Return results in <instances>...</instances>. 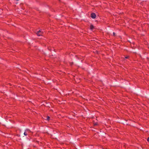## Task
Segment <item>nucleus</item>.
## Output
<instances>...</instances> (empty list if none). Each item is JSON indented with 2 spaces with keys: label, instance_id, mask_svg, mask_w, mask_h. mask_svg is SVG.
I'll use <instances>...</instances> for the list:
<instances>
[{
  "label": "nucleus",
  "instance_id": "nucleus-1",
  "mask_svg": "<svg viewBox=\"0 0 149 149\" xmlns=\"http://www.w3.org/2000/svg\"><path fill=\"white\" fill-rule=\"evenodd\" d=\"M91 17L92 18L94 19L95 18L96 15L95 13H93L91 14Z\"/></svg>",
  "mask_w": 149,
  "mask_h": 149
},
{
  "label": "nucleus",
  "instance_id": "nucleus-2",
  "mask_svg": "<svg viewBox=\"0 0 149 149\" xmlns=\"http://www.w3.org/2000/svg\"><path fill=\"white\" fill-rule=\"evenodd\" d=\"M42 33V32H41L40 30H39V31H38L36 33V34L37 35L39 36H41Z\"/></svg>",
  "mask_w": 149,
  "mask_h": 149
},
{
  "label": "nucleus",
  "instance_id": "nucleus-3",
  "mask_svg": "<svg viewBox=\"0 0 149 149\" xmlns=\"http://www.w3.org/2000/svg\"><path fill=\"white\" fill-rule=\"evenodd\" d=\"M94 28V26L92 25H91L90 26V29L91 30H92Z\"/></svg>",
  "mask_w": 149,
  "mask_h": 149
},
{
  "label": "nucleus",
  "instance_id": "nucleus-4",
  "mask_svg": "<svg viewBox=\"0 0 149 149\" xmlns=\"http://www.w3.org/2000/svg\"><path fill=\"white\" fill-rule=\"evenodd\" d=\"M46 120H51L50 119V117L49 116H47V118L46 119Z\"/></svg>",
  "mask_w": 149,
  "mask_h": 149
},
{
  "label": "nucleus",
  "instance_id": "nucleus-5",
  "mask_svg": "<svg viewBox=\"0 0 149 149\" xmlns=\"http://www.w3.org/2000/svg\"><path fill=\"white\" fill-rule=\"evenodd\" d=\"M24 135L25 136H26L27 135V133L26 132H24Z\"/></svg>",
  "mask_w": 149,
  "mask_h": 149
},
{
  "label": "nucleus",
  "instance_id": "nucleus-6",
  "mask_svg": "<svg viewBox=\"0 0 149 149\" xmlns=\"http://www.w3.org/2000/svg\"><path fill=\"white\" fill-rule=\"evenodd\" d=\"M94 125L95 126L97 125V123H93Z\"/></svg>",
  "mask_w": 149,
  "mask_h": 149
},
{
  "label": "nucleus",
  "instance_id": "nucleus-7",
  "mask_svg": "<svg viewBox=\"0 0 149 149\" xmlns=\"http://www.w3.org/2000/svg\"><path fill=\"white\" fill-rule=\"evenodd\" d=\"M113 36H115V35H116V33L114 32H113Z\"/></svg>",
  "mask_w": 149,
  "mask_h": 149
},
{
  "label": "nucleus",
  "instance_id": "nucleus-8",
  "mask_svg": "<svg viewBox=\"0 0 149 149\" xmlns=\"http://www.w3.org/2000/svg\"><path fill=\"white\" fill-rule=\"evenodd\" d=\"M147 141L149 142V137L147 139Z\"/></svg>",
  "mask_w": 149,
  "mask_h": 149
},
{
  "label": "nucleus",
  "instance_id": "nucleus-9",
  "mask_svg": "<svg viewBox=\"0 0 149 149\" xmlns=\"http://www.w3.org/2000/svg\"><path fill=\"white\" fill-rule=\"evenodd\" d=\"M128 56H126V57H125V58H128Z\"/></svg>",
  "mask_w": 149,
  "mask_h": 149
},
{
  "label": "nucleus",
  "instance_id": "nucleus-10",
  "mask_svg": "<svg viewBox=\"0 0 149 149\" xmlns=\"http://www.w3.org/2000/svg\"><path fill=\"white\" fill-rule=\"evenodd\" d=\"M27 130H26V131H27Z\"/></svg>",
  "mask_w": 149,
  "mask_h": 149
}]
</instances>
